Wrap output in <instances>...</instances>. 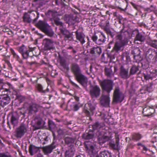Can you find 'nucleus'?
<instances>
[{
  "instance_id": "nucleus-1",
  "label": "nucleus",
  "mask_w": 157,
  "mask_h": 157,
  "mask_svg": "<svg viewBox=\"0 0 157 157\" xmlns=\"http://www.w3.org/2000/svg\"><path fill=\"white\" fill-rule=\"evenodd\" d=\"M71 72L74 75L75 79L85 89L87 88L88 79L83 75L80 66L76 63H72L70 66Z\"/></svg>"
},
{
  "instance_id": "nucleus-2",
  "label": "nucleus",
  "mask_w": 157,
  "mask_h": 157,
  "mask_svg": "<svg viewBox=\"0 0 157 157\" xmlns=\"http://www.w3.org/2000/svg\"><path fill=\"white\" fill-rule=\"evenodd\" d=\"M104 125V123H99L98 122H97L92 125L93 130L94 131L97 130L96 133V135L98 137L99 143L100 145L108 141L110 139V137L109 136L105 135L104 132H100L98 130L103 127Z\"/></svg>"
},
{
  "instance_id": "nucleus-3",
  "label": "nucleus",
  "mask_w": 157,
  "mask_h": 157,
  "mask_svg": "<svg viewBox=\"0 0 157 157\" xmlns=\"http://www.w3.org/2000/svg\"><path fill=\"white\" fill-rule=\"evenodd\" d=\"M35 26L48 36H52L54 34L51 26L44 21L39 20Z\"/></svg>"
},
{
  "instance_id": "nucleus-4",
  "label": "nucleus",
  "mask_w": 157,
  "mask_h": 157,
  "mask_svg": "<svg viewBox=\"0 0 157 157\" xmlns=\"http://www.w3.org/2000/svg\"><path fill=\"white\" fill-rule=\"evenodd\" d=\"M28 124L27 121H24L21 123L15 131V136L17 138H21L23 136L27 131Z\"/></svg>"
},
{
  "instance_id": "nucleus-5",
  "label": "nucleus",
  "mask_w": 157,
  "mask_h": 157,
  "mask_svg": "<svg viewBox=\"0 0 157 157\" xmlns=\"http://www.w3.org/2000/svg\"><path fill=\"white\" fill-rule=\"evenodd\" d=\"M99 83L102 90L106 91L109 94L111 91L113 89V82L111 80L104 79L100 80Z\"/></svg>"
},
{
  "instance_id": "nucleus-6",
  "label": "nucleus",
  "mask_w": 157,
  "mask_h": 157,
  "mask_svg": "<svg viewBox=\"0 0 157 157\" xmlns=\"http://www.w3.org/2000/svg\"><path fill=\"white\" fill-rule=\"evenodd\" d=\"M128 64H125L121 65L119 69V76L124 79H127L130 77Z\"/></svg>"
},
{
  "instance_id": "nucleus-7",
  "label": "nucleus",
  "mask_w": 157,
  "mask_h": 157,
  "mask_svg": "<svg viewBox=\"0 0 157 157\" xmlns=\"http://www.w3.org/2000/svg\"><path fill=\"white\" fill-rule=\"evenodd\" d=\"M95 108L96 106L88 102L85 104L83 112L86 116L90 117L94 114Z\"/></svg>"
},
{
  "instance_id": "nucleus-8",
  "label": "nucleus",
  "mask_w": 157,
  "mask_h": 157,
  "mask_svg": "<svg viewBox=\"0 0 157 157\" xmlns=\"http://www.w3.org/2000/svg\"><path fill=\"white\" fill-rule=\"evenodd\" d=\"M18 51L21 55L22 59L27 60L29 58H32L33 56L30 53L31 52V51L28 49L24 45L19 48Z\"/></svg>"
},
{
  "instance_id": "nucleus-9",
  "label": "nucleus",
  "mask_w": 157,
  "mask_h": 157,
  "mask_svg": "<svg viewBox=\"0 0 157 157\" xmlns=\"http://www.w3.org/2000/svg\"><path fill=\"white\" fill-rule=\"evenodd\" d=\"M123 48L120 44V42L118 41L114 42V46L113 48L112 49L111 54L109 52V54L112 55V60L114 59L117 54L119 53V52L122 51L123 50Z\"/></svg>"
},
{
  "instance_id": "nucleus-10",
  "label": "nucleus",
  "mask_w": 157,
  "mask_h": 157,
  "mask_svg": "<svg viewBox=\"0 0 157 157\" xmlns=\"http://www.w3.org/2000/svg\"><path fill=\"white\" fill-rule=\"evenodd\" d=\"M113 98L114 101L116 102H121L124 99V95L121 92L118 86L115 88L113 94Z\"/></svg>"
},
{
  "instance_id": "nucleus-11",
  "label": "nucleus",
  "mask_w": 157,
  "mask_h": 157,
  "mask_svg": "<svg viewBox=\"0 0 157 157\" xmlns=\"http://www.w3.org/2000/svg\"><path fill=\"white\" fill-rule=\"evenodd\" d=\"M101 89L97 85H91L90 86V94L92 98H97L100 95Z\"/></svg>"
},
{
  "instance_id": "nucleus-12",
  "label": "nucleus",
  "mask_w": 157,
  "mask_h": 157,
  "mask_svg": "<svg viewBox=\"0 0 157 157\" xmlns=\"http://www.w3.org/2000/svg\"><path fill=\"white\" fill-rule=\"evenodd\" d=\"M93 41L98 45H101L104 44L106 41V38L105 35L102 33L97 36L95 34H94L91 37Z\"/></svg>"
},
{
  "instance_id": "nucleus-13",
  "label": "nucleus",
  "mask_w": 157,
  "mask_h": 157,
  "mask_svg": "<svg viewBox=\"0 0 157 157\" xmlns=\"http://www.w3.org/2000/svg\"><path fill=\"white\" fill-rule=\"evenodd\" d=\"M55 42L52 40L45 38L43 41L44 49L45 51L50 50L55 48L54 44Z\"/></svg>"
},
{
  "instance_id": "nucleus-14",
  "label": "nucleus",
  "mask_w": 157,
  "mask_h": 157,
  "mask_svg": "<svg viewBox=\"0 0 157 157\" xmlns=\"http://www.w3.org/2000/svg\"><path fill=\"white\" fill-rule=\"evenodd\" d=\"M82 28L79 27L75 32V36L76 39L79 41L82 44H83L85 42V35L82 30Z\"/></svg>"
},
{
  "instance_id": "nucleus-15",
  "label": "nucleus",
  "mask_w": 157,
  "mask_h": 157,
  "mask_svg": "<svg viewBox=\"0 0 157 157\" xmlns=\"http://www.w3.org/2000/svg\"><path fill=\"white\" fill-rule=\"evenodd\" d=\"M60 32L62 36H63L65 40L71 41L73 39V33H71L69 31L66 29L65 28H62L60 29Z\"/></svg>"
},
{
  "instance_id": "nucleus-16",
  "label": "nucleus",
  "mask_w": 157,
  "mask_h": 157,
  "mask_svg": "<svg viewBox=\"0 0 157 157\" xmlns=\"http://www.w3.org/2000/svg\"><path fill=\"white\" fill-rule=\"evenodd\" d=\"M10 101V98L7 94H4L0 96V105L2 107L8 104Z\"/></svg>"
},
{
  "instance_id": "nucleus-17",
  "label": "nucleus",
  "mask_w": 157,
  "mask_h": 157,
  "mask_svg": "<svg viewBox=\"0 0 157 157\" xmlns=\"http://www.w3.org/2000/svg\"><path fill=\"white\" fill-rule=\"evenodd\" d=\"M109 94L105 95L102 94L100 98V103L101 105L105 107H108L109 104L110 100Z\"/></svg>"
},
{
  "instance_id": "nucleus-18",
  "label": "nucleus",
  "mask_w": 157,
  "mask_h": 157,
  "mask_svg": "<svg viewBox=\"0 0 157 157\" xmlns=\"http://www.w3.org/2000/svg\"><path fill=\"white\" fill-rule=\"evenodd\" d=\"M10 123L13 127L17 126L18 123L19 115L17 112H13L11 114Z\"/></svg>"
},
{
  "instance_id": "nucleus-19",
  "label": "nucleus",
  "mask_w": 157,
  "mask_h": 157,
  "mask_svg": "<svg viewBox=\"0 0 157 157\" xmlns=\"http://www.w3.org/2000/svg\"><path fill=\"white\" fill-rule=\"evenodd\" d=\"M76 17L74 16L72 14H65L64 16V19L69 25H74L76 22Z\"/></svg>"
},
{
  "instance_id": "nucleus-20",
  "label": "nucleus",
  "mask_w": 157,
  "mask_h": 157,
  "mask_svg": "<svg viewBox=\"0 0 157 157\" xmlns=\"http://www.w3.org/2000/svg\"><path fill=\"white\" fill-rule=\"evenodd\" d=\"M39 107V105L36 103H32L30 104L28 108L29 114L31 115L36 113L38 112Z\"/></svg>"
},
{
  "instance_id": "nucleus-21",
  "label": "nucleus",
  "mask_w": 157,
  "mask_h": 157,
  "mask_svg": "<svg viewBox=\"0 0 157 157\" xmlns=\"http://www.w3.org/2000/svg\"><path fill=\"white\" fill-rule=\"evenodd\" d=\"M59 59L60 70L62 71H63V70H66L67 71H69L70 68L69 64L67 63L66 60L61 57H59Z\"/></svg>"
},
{
  "instance_id": "nucleus-22",
  "label": "nucleus",
  "mask_w": 157,
  "mask_h": 157,
  "mask_svg": "<svg viewBox=\"0 0 157 157\" xmlns=\"http://www.w3.org/2000/svg\"><path fill=\"white\" fill-rule=\"evenodd\" d=\"M119 6L117 8L125 12L128 6V0H117Z\"/></svg>"
},
{
  "instance_id": "nucleus-23",
  "label": "nucleus",
  "mask_w": 157,
  "mask_h": 157,
  "mask_svg": "<svg viewBox=\"0 0 157 157\" xmlns=\"http://www.w3.org/2000/svg\"><path fill=\"white\" fill-rule=\"evenodd\" d=\"M101 48L98 46H94L90 49V53L96 57H98L101 53Z\"/></svg>"
},
{
  "instance_id": "nucleus-24",
  "label": "nucleus",
  "mask_w": 157,
  "mask_h": 157,
  "mask_svg": "<svg viewBox=\"0 0 157 157\" xmlns=\"http://www.w3.org/2000/svg\"><path fill=\"white\" fill-rule=\"evenodd\" d=\"M35 124L33 127L35 130L40 129L45 124L44 121L40 118L35 119Z\"/></svg>"
},
{
  "instance_id": "nucleus-25",
  "label": "nucleus",
  "mask_w": 157,
  "mask_h": 157,
  "mask_svg": "<svg viewBox=\"0 0 157 157\" xmlns=\"http://www.w3.org/2000/svg\"><path fill=\"white\" fill-rule=\"evenodd\" d=\"M131 54L133 55L134 59L137 62L140 60L141 58L140 51L138 48H136L133 49L131 52Z\"/></svg>"
},
{
  "instance_id": "nucleus-26",
  "label": "nucleus",
  "mask_w": 157,
  "mask_h": 157,
  "mask_svg": "<svg viewBox=\"0 0 157 157\" xmlns=\"http://www.w3.org/2000/svg\"><path fill=\"white\" fill-rule=\"evenodd\" d=\"M155 109L149 106H147L144 108L142 111L143 113L144 116L149 117L154 113Z\"/></svg>"
},
{
  "instance_id": "nucleus-27",
  "label": "nucleus",
  "mask_w": 157,
  "mask_h": 157,
  "mask_svg": "<svg viewBox=\"0 0 157 157\" xmlns=\"http://www.w3.org/2000/svg\"><path fill=\"white\" fill-rule=\"evenodd\" d=\"M129 36V33L126 31L122 30L116 36L117 39L121 40L123 38H128Z\"/></svg>"
},
{
  "instance_id": "nucleus-28",
  "label": "nucleus",
  "mask_w": 157,
  "mask_h": 157,
  "mask_svg": "<svg viewBox=\"0 0 157 157\" xmlns=\"http://www.w3.org/2000/svg\"><path fill=\"white\" fill-rule=\"evenodd\" d=\"M115 143L113 140H111L109 143V146L110 147H118L119 144V142L120 139L119 135L117 133H116L115 135Z\"/></svg>"
},
{
  "instance_id": "nucleus-29",
  "label": "nucleus",
  "mask_w": 157,
  "mask_h": 157,
  "mask_svg": "<svg viewBox=\"0 0 157 157\" xmlns=\"http://www.w3.org/2000/svg\"><path fill=\"white\" fill-rule=\"evenodd\" d=\"M94 136V132L93 130H90L88 132H85L82 134V139L85 140H89L92 139Z\"/></svg>"
},
{
  "instance_id": "nucleus-30",
  "label": "nucleus",
  "mask_w": 157,
  "mask_h": 157,
  "mask_svg": "<svg viewBox=\"0 0 157 157\" xmlns=\"http://www.w3.org/2000/svg\"><path fill=\"white\" fill-rule=\"evenodd\" d=\"M114 44V42L113 40H112L110 41L107 45V48L106 49V54L107 55L109 59L110 60H112V55L109 54V52H110V53L111 54V52H112L111 48H113Z\"/></svg>"
},
{
  "instance_id": "nucleus-31",
  "label": "nucleus",
  "mask_w": 157,
  "mask_h": 157,
  "mask_svg": "<svg viewBox=\"0 0 157 157\" xmlns=\"http://www.w3.org/2000/svg\"><path fill=\"white\" fill-rule=\"evenodd\" d=\"M136 34L135 38V42L136 43L137 41H139L141 42H143L145 40V38L144 36L141 33L139 32L137 30L136 31Z\"/></svg>"
},
{
  "instance_id": "nucleus-32",
  "label": "nucleus",
  "mask_w": 157,
  "mask_h": 157,
  "mask_svg": "<svg viewBox=\"0 0 157 157\" xmlns=\"http://www.w3.org/2000/svg\"><path fill=\"white\" fill-rule=\"evenodd\" d=\"M10 50L11 53L13 55V57L20 64H23V63L22 59H21L19 56L15 52L14 50L12 48H10Z\"/></svg>"
},
{
  "instance_id": "nucleus-33",
  "label": "nucleus",
  "mask_w": 157,
  "mask_h": 157,
  "mask_svg": "<svg viewBox=\"0 0 157 157\" xmlns=\"http://www.w3.org/2000/svg\"><path fill=\"white\" fill-rule=\"evenodd\" d=\"M46 16L51 19L54 20L57 17V13L56 11H53L51 10H48L46 13Z\"/></svg>"
},
{
  "instance_id": "nucleus-34",
  "label": "nucleus",
  "mask_w": 157,
  "mask_h": 157,
  "mask_svg": "<svg viewBox=\"0 0 157 157\" xmlns=\"http://www.w3.org/2000/svg\"><path fill=\"white\" fill-rule=\"evenodd\" d=\"M153 74H148L147 73V72L145 71V72L143 73V76H144V79L146 80H148L149 79H152L153 76H155V75L157 74V71L156 70L154 71L153 72Z\"/></svg>"
},
{
  "instance_id": "nucleus-35",
  "label": "nucleus",
  "mask_w": 157,
  "mask_h": 157,
  "mask_svg": "<svg viewBox=\"0 0 157 157\" xmlns=\"http://www.w3.org/2000/svg\"><path fill=\"white\" fill-rule=\"evenodd\" d=\"M36 87L40 92L43 94H45L49 92L50 90V89L49 88V86H47V89L45 90H44L42 86L39 84H37L36 85Z\"/></svg>"
},
{
  "instance_id": "nucleus-36",
  "label": "nucleus",
  "mask_w": 157,
  "mask_h": 157,
  "mask_svg": "<svg viewBox=\"0 0 157 157\" xmlns=\"http://www.w3.org/2000/svg\"><path fill=\"white\" fill-rule=\"evenodd\" d=\"M138 71H139V66L133 65L130 69L129 72L130 76L136 74Z\"/></svg>"
},
{
  "instance_id": "nucleus-37",
  "label": "nucleus",
  "mask_w": 157,
  "mask_h": 157,
  "mask_svg": "<svg viewBox=\"0 0 157 157\" xmlns=\"http://www.w3.org/2000/svg\"><path fill=\"white\" fill-rule=\"evenodd\" d=\"M74 148H70L66 150L65 153V157H73L75 153Z\"/></svg>"
},
{
  "instance_id": "nucleus-38",
  "label": "nucleus",
  "mask_w": 157,
  "mask_h": 157,
  "mask_svg": "<svg viewBox=\"0 0 157 157\" xmlns=\"http://www.w3.org/2000/svg\"><path fill=\"white\" fill-rule=\"evenodd\" d=\"M86 151L88 153L92 155H96L98 151L97 148H86Z\"/></svg>"
},
{
  "instance_id": "nucleus-39",
  "label": "nucleus",
  "mask_w": 157,
  "mask_h": 157,
  "mask_svg": "<svg viewBox=\"0 0 157 157\" xmlns=\"http://www.w3.org/2000/svg\"><path fill=\"white\" fill-rule=\"evenodd\" d=\"M121 59L122 60L127 62L130 60L129 53L128 52H124L122 55Z\"/></svg>"
},
{
  "instance_id": "nucleus-40",
  "label": "nucleus",
  "mask_w": 157,
  "mask_h": 157,
  "mask_svg": "<svg viewBox=\"0 0 157 157\" xmlns=\"http://www.w3.org/2000/svg\"><path fill=\"white\" fill-rule=\"evenodd\" d=\"M147 52L149 53L148 58L150 60L153 58L154 56H157V52L154 49H150L148 50Z\"/></svg>"
},
{
  "instance_id": "nucleus-41",
  "label": "nucleus",
  "mask_w": 157,
  "mask_h": 157,
  "mask_svg": "<svg viewBox=\"0 0 157 157\" xmlns=\"http://www.w3.org/2000/svg\"><path fill=\"white\" fill-rule=\"evenodd\" d=\"M23 19L24 22L28 23H30L32 22L29 15L28 13L25 12L24 13L23 17Z\"/></svg>"
},
{
  "instance_id": "nucleus-42",
  "label": "nucleus",
  "mask_w": 157,
  "mask_h": 157,
  "mask_svg": "<svg viewBox=\"0 0 157 157\" xmlns=\"http://www.w3.org/2000/svg\"><path fill=\"white\" fill-rule=\"evenodd\" d=\"M105 74L108 77L111 78L113 76V72L111 69V67L109 68L105 67Z\"/></svg>"
},
{
  "instance_id": "nucleus-43",
  "label": "nucleus",
  "mask_w": 157,
  "mask_h": 157,
  "mask_svg": "<svg viewBox=\"0 0 157 157\" xmlns=\"http://www.w3.org/2000/svg\"><path fill=\"white\" fill-rule=\"evenodd\" d=\"M53 20L56 25L60 26L59 29L60 30V29L61 28V27L64 28L63 27L64 24L62 22L60 21V19L58 17H57Z\"/></svg>"
},
{
  "instance_id": "nucleus-44",
  "label": "nucleus",
  "mask_w": 157,
  "mask_h": 157,
  "mask_svg": "<svg viewBox=\"0 0 157 157\" xmlns=\"http://www.w3.org/2000/svg\"><path fill=\"white\" fill-rule=\"evenodd\" d=\"M98 157H112L111 153L105 151L101 152Z\"/></svg>"
},
{
  "instance_id": "nucleus-45",
  "label": "nucleus",
  "mask_w": 157,
  "mask_h": 157,
  "mask_svg": "<svg viewBox=\"0 0 157 157\" xmlns=\"http://www.w3.org/2000/svg\"><path fill=\"white\" fill-rule=\"evenodd\" d=\"M142 136L141 134L139 133H135L132 136V139L135 141H138L140 140Z\"/></svg>"
},
{
  "instance_id": "nucleus-46",
  "label": "nucleus",
  "mask_w": 157,
  "mask_h": 157,
  "mask_svg": "<svg viewBox=\"0 0 157 157\" xmlns=\"http://www.w3.org/2000/svg\"><path fill=\"white\" fill-rule=\"evenodd\" d=\"M48 123L49 130L51 131L54 129L56 127V125L54 122L50 120H48Z\"/></svg>"
},
{
  "instance_id": "nucleus-47",
  "label": "nucleus",
  "mask_w": 157,
  "mask_h": 157,
  "mask_svg": "<svg viewBox=\"0 0 157 157\" xmlns=\"http://www.w3.org/2000/svg\"><path fill=\"white\" fill-rule=\"evenodd\" d=\"M39 148H29V152L31 155H33L39 151Z\"/></svg>"
},
{
  "instance_id": "nucleus-48",
  "label": "nucleus",
  "mask_w": 157,
  "mask_h": 157,
  "mask_svg": "<svg viewBox=\"0 0 157 157\" xmlns=\"http://www.w3.org/2000/svg\"><path fill=\"white\" fill-rule=\"evenodd\" d=\"M46 80L48 85V86H49V88L50 89V91H51L53 89L54 86V83L53 82L49 79L48 78H46Z\"/></svg>"
},
{
  "instance_id": "nucleus-49",
  "label": "nucleus",
  "mask_w": 157,
  "mask_h": 157,
  "mask_svg": "<svg viewBox=\"0 0 157 157\" xmlns=\"http://www.w3.org/2000/svg\"><path fill=\"white\" fill-rule=\"evenodd\" d=\"M42 151L45 155H47L50 153L54 148H42Z\"/></svg>"
},
{
  "instance_id": "nucleus-50",
  "label": "nucleus",
  "mask_w": 157,
  "mask_h": 157,
  "mask_svg": "<svg viewBox=\"0 0 157 157\" xmlns=\"http://www.w3.org/2000/svg\"><path fill=\"white\" fill-rule=\"evenodd\" d=\"M64 141L66 144H69L73 143L74 141V140L71 137H67L65 138Z\"/></svg>"
},
{
  "instance_id": "nucleus-51",
  "label": "nucleus",
  "mask_w": 157,
  "mask_h": 157,
  "mask_svg": "<svg viewBox=\"0 0 157 157\" xmlns=\"http://www.w3.org/2000/svg\"><path fill=\"white\" fill-rule=\"evenodd\" d=\"M148 44L151 46L157 48V40H154L148 42Z\"/></svg>"
},
{
  "instance_id": "nucleus-52",
  "label": "nucleus",
  "mask_w": 157,
  "mask_h": 157,
  "mask_svg": "<svg viewBox=\"0 0 157 157\" xmlns=\"http://www.w3.org/2000/svg\"><path fill=\"white\" fill-rule=\"evenodd\" d=\"M118 41L120 42V44L123 48L125 45L127 44L128 42V38H123L121 40H119Z\"/></svg>"
},
{
  "instance_id": "nucleus-53",
  "label": "nucleus",
  "mask_w": 157,
  "mask_h": 157,
  "mask_svg": "<svg viewBox=\"0 0 157 157\" xmlns=\"http://www.w3.org/2000/svg\"><path fill=\"white\" fill-rule=\"evenodd\" d=\"M108 35V36H109L111 38H113L115 34V32L113 31L112 32L110 29H107L106 31H105Z\"/></svg>"
},
{
  "instance_id": "nucleus-54",
  "label": "nucleus",
  "mask_w": 157,
  "mask_h": 157,
  "mask_svg": "<svg viewBox=\"0 0 157 157\" xmlns=\"http://www.w3.org/2000/svg\"><path fill=\"white\" fill-rule=\"evenodd\" d=\"M155 7L152 5H151L149 7L146 8L144 9V11L150 13L151 12L153 11L155 9Z\"/></svg>"
},
{
  "instance_id": "nucleus-55",
  "label": "nucleus",
  "mask_w": 157,
  "mask_h": 157,
  "mask_svg": "<svg viewBox=\"0 0 157 157\" xmlns=\"http://www.w3.org/2000/svg\"><path fill=\"white\" fill-rule=\"evenodd\" d=\"M153 85V83L152 82H151L149 84H148L146 87V90L149 92H151L152 90V86Z\"/></svg>"
},
{
  "instance_id": "nucleus-56",
  "label": "nucleus",
  "mask_w": 157,
  "mask_h": 157,
  "mask_svg": "<svg viewBox=\"0 0 157 157\" xmlns=\"http://www.w3.org/2000/svg\"><path fill=\"white\" fill-rule=\"evenodd\" d=\"M53 141L52 142V145L51 146H44L42 147H56L57 146L55 144V136L53 134Z\"/></svg>"
},
{
  "instance_id": "nucleus-57",
  "label": "nucleus",
  "mask_w": 157,
  "mask_h": 157,
  "mask_svg": "<svg viewBox=\"0 0 157 157\" xmlns=\"http://www.w3.org/2000/svg\"><path fill=\"white\" fill-rule=\"evenodd\" d=\"M41 1L42 0H33L32 4V5L34 6H36L41 3Z\"/></svg>"
},
{
  "instance_id": "nucleus-58",
  "label": "nucleus",
  "mask_w": 157,
  "mask_h": 157,
  "mask_svg": "<svg viewBox=\"0 0 157 157\" xmlns=\"http://www.w3.org/2000/svg\"><path fill=\"white\" fill-rule=\"evenodd\" d=\"M109 26V21L107 20L106 21L104 27V29L105 31H106L107 29H110Z\"/></svg>"
},
{
  "instance_id": "nucleus-59",
  "label": "nucleus",
  "mask_w": 157,
  "mask_h": 157,
  "mask_svg": "<svg viewBox=\"0 0 157 157\" xmlns=\"http://www.w3.org/2000/svg\"><path fill=\"white\" fill-rule=\"evenodd\" d=\"M5 84V82L4 80L2 78H0V90H2L3 89L4 85Z\"/></svg>"
},
{
  "instance_id": "nucleus-60",
  "label": "nucleus",
  "mask_w": 157,
  "mask_h": 157,
  "mask_svg": "<svg viewBox=\"0 0 157 157\" xmlns=\"http://www.w3.org/2000/svg\"><path fill=\"white\" fill-rule=\"evenodd\" d=\"M0 157H12L9 154L6 153H0Z\"/></svg>"
},
{
  "instance_id": "nucleus-61",
  "label": "nucleus",
  "mask_w": 157,
  "mask_h": 157,
  "mask_svg": "<svg viewBox=\"0 0 157 157\" xmlns=\"http://www.w3.org/2000/svg\"><path fill=\"white\" fill-rule=\"evenodd\" d=\"M36 13L37 14V16H36V18H35L34 19L33 21H32V23H33V24H35L36 23V21H37L38 18L39 17V12H36Z\"/></svg>"
},
{
  "instance_id": "nucleus-62",
  "label": "nucleus",
  "mask_w": 157,
  "mask_h": 157,
  "mask_svg": "<svg viewBox=\"0 0 157 157\" xmlns=\"http://www.w3.org/2000/svg\"><path fill=\"white\" fill-rule=\"evenodd\" d=\"M79 107L78 105L77 104H75L73 106V109L75 111H77L79 109Z\"/></svg>"
},
{
  "instance_id": "nucleus-63",
  "label": "nucleus",
  "mask_w": 157,
  "mask_h": 157,
  "mask_svg": "<svg viewBox=\"0 0 157 157\" xmlns=\"http://www.w3.org/2000/svg\"><path fill=\"white\" fill-rule=\"evenodd\" d=\"M57 132L58 135H63L64 134V132L63 130L60 128L58 130Z\"/></svg>"
},
{
  "instance_id": "nucleus-64",
  "label": "nucleus",
  "mask_w": 157,
  "mask_h": 157,
  "mask_svg": "<svg viewBox=\"0 0 157 157\" xmlns=\"http://www.w3.org/2000/svg\"><path fill=\"white\" fill-rule=\"evenodd\" d=\"M71 83L72 84L73 86H74L75 87L77 88L78 89H80V87H79V86L77 84L73 82H71Z\"/></svg>"
}]
</instances>
